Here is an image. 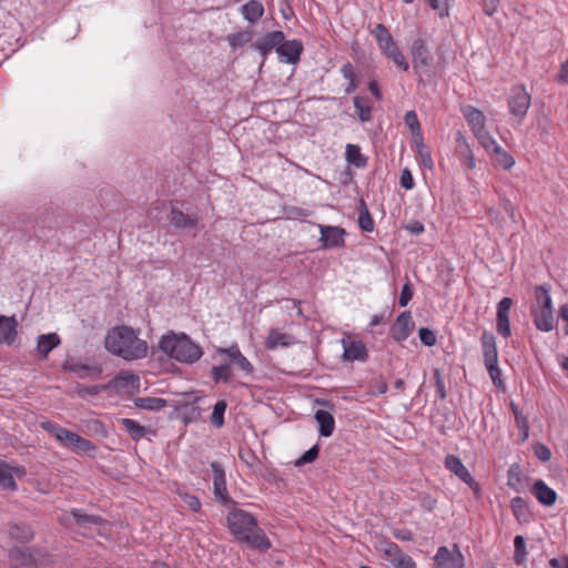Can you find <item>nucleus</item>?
I'll return each mask as SVG.
<instances>
[{"label": "nucleus", "instance_id": "nucleus-1", "mask_svg": "<svg viewBox=\"0 0 568 568\" xmlns=\"http://www.w3.org/2000/svg\"><path fill=\"white\" fill-rule=\"evenodd\" d=\"M105 348L124 361H136L146 357L148 343L139 337V333L129 326H116L105 336Z\"/></svg>", "mask_w": 568, "mask_h": 568}, {"label": "nucleus", "instance_id": "nucleus-2", "mask_svg": "<svg viewBox=\"0 0 568 568\" xmlns=\"http://www.w3.org/2000/svg\"><path fill=\"white\" fill-rule=\"evenodd\" d=\"M226 521L231 534L236 540L261 550L270 548L271 544L263 530L258 528L255 518L251 514L239 508H233L229 513Z\"/></svg>", "mask_w": 568, "mask_h": 568}, {"label": "nucleus", "instance_id": "nucleus-3", "mask_svg": "<svg viewBox=\"0 0 568 568\" xmlns=\"http://www.w3.org/2000/svg\"><path fill=\"white\" fill-rule=\"evenodd\" d=\"M215 361L220 364L214 365L211 369V375L214 382H229L233 375L232 365L244 374L250 375L253 373V365L242 354L237 344H232L229 347H216L213 355Z\"/></svg>", "mask_w": 568, "mask_h": 568}, {"label": "nucleus", "instance_id": "nucleus-4", "mask_svg": "<svg viewBox=\"0 0 568 568\" xmlns=\"http://www.w3.org/2000/svg\"><path fill=\"white\" fill-rule=\"evenodd\" d=\"M161 351L181 363H194L202 356V349L185 334L170 333L164 335L159 344Z\"/></svg>", "mask_w": 568, "mask_h": 568}, {"label": "nucleus", "instance_id": "nucleus-5", "mask_svg": "<svg viewBox=\"0 0 568 568\" xmlns=\"http://www.w3.org/2000/svg\"><path fill=\"white\" fill-rule=\"evenodd\" d=\"M41 427L50 433L62 447L74 454L89 455L95 450V447L91 442L67 428L51 422H42Z\"/></svg>", "mask_w": 568, "mask_h": 568}, {"label": "nucleus", "instance_id": "nucleus-6", "mask_svg": "<svg viewBox=\"0 0 568 568\" xmlns=\"http://www.w3.org/2000/svg\"><path fill=\"white\" fill-rule=\"evenodd\" d=\"M535 296L536 302L531 307L534 323L539 331L550 332L555 328L551 297L544 286L536 288Z\"/></svg>", "mask_w": 568, "mask_h": 568}, {"label": "nucleus", "instance_id": "nucleus-7", "mask_svg": "<svg viewBox=\"0 0 568 568\" xmlns=\"http://www.w3.org/2000/svg\"><path fill=\"white\" fill-rule=\"evenodd\" d=\"M372 33L383 54L387 59L392 60L398 69L407 71L409 68L408 62L406 61L402 51L398 49L386 27L379 23L374 28Z\"/></svg>", "mask_w": 568, "mask_h": 568}, {"label": "nucleus", "instance_id": "nucleus-8", "mask_svg": "<svg viewBox=\"0 0 568 568\" xmlns=\"http://www.w3.org/2000/svg\"><path fill=\"white\" fill-rule=\"evenodd\" d=\"M412 58L413 68L420 78V80H423L424 77L430 79L435 75L433 67V55L428 51L424 41L416 40L413 43Z\"/></svg>", "mask_w": 568, "mask_h": 568}, {"label": "nucleus", "instance_id": "nucleus-9", "mask_svg": "<svg viewBox=\"0 0 568 568\" xmlns=\"http://www.w3.org/2000/svg\"><path fill=\"white\" fill-rule=\"evenodd\" d=\"M531 98L527 92L524 85H515L511 89L509 99H508V108L509 112L514 118L517 119V122L520 123L521 120L527 114L530 108Z\"/></svg>", "mask_w": 568, "mask_h": 568}, {"label": "nucleus", "instance_id": "nucleus-10", "mask_svg": "<svg viewBox=\"0 0 568 568\" xmlns=\"http://www.w3.org/2000/svg\"><path fill=\"white\" fill-rule=\"evenodd\" d=\"M140 387V378L131 373H120L118 376L109 381L108 384L94 387L93 393L100 390H114L118 394H132Z\"/></svg>", "mask_w": 568, "mask_h": 568}, {"label": "nucleus", "instance_id": "nucleus-11", "mask_svg": "<svg viewBox=\"0 0 568 568\" xmlns=\"http://www.w3.org/2000/svg\"><path fill=\"white\" fill-rule=\"evenodd\" d=\"M57 518L61 525L68 528L73 526H78L79 528H92L103 525V520L100 517L83 514L79 509H72L69 513L62 511Z\"/></svg>", "mask_w": 568, "mask_h": 568}, {"label": "nucleus", "instance_id": "nucleus-12", "mask_svg": "<svg viewBox=\"0 0 568 568\" xmlns=\"http://www.w3.org/2000/svg\"><path fill=\"white\" fill-rule=\"evenodd\" d=\"M436 568H464L465 559L457 545L449 549L442 546L434 557Z\"/></svg>", "mask_w": 568, "mask_h": 568}, {"label": "nucleus", "instance_id": "nucleus-13", "mask_svg": "<svg viewBox=\"0 0 568 568\" xmlns=\"http://www.w3.org/2000/svg\"><path fill=\"white\" fill-rule=\"evenodd\" d=\"M379 550L395 568H417L414 559L403 552L396 544L384 542Z\"/></svg>", "mask_w": 568, "mask_h": 568}, {"label": "nucleus", "instance_id": "nucleus-14", "mask_svg": "<svg viewBox=\"0 0 568 568\" xmlns=\"http://www.w3.org/2000/svg\"><path fill=\"white\" fill-rule=\"evenodd\" d=\"M324 248L342 247L345 243V230L339 226L318 225Z\"/></svg>", "mask_w": 568, "mask_h": 568}, {"label": "nucleus", "instance_id": "nucleus-15", "mask_svg": "<svg viewBox=\"0 0 568 568\" xmlns=\"http://www.w3.org/2000/svg\"><path fill=\"white\" fill-rule=\"evenodd\" d=\"M343 357L345 361H359L365 362L367 358V351L362 341L353 339L346 336L342 339Z\"/></svg>", "mask_w": 568, "mask_h": 568}, {"label": "nucleus", "instance_id": "nucleus-16", "mask_svg": "<svg viewBox=\"0 0 568 568\" xmlns=\"http://www.w3.org/2000/svg\"><path fill=\"white\" fill-rule=\"evenodd\" d=\"M213 473V494L215 498L224 505L232 504L227 495L225 473L219 464L211 465Z\"/></svg>", "mask_w": 568, "mask_h": 568}, {"label": "nucleus", "instance_id": "nucleus-17", "mask_svg": "<svg viewBox=\"0 0 568 568\" xmlns=\"http://www.w3.org/2000/svg\"><path fill=\"white\" fill-rule=\"evenodd\" d=\"M26 475V470L21 466H9L0 460V487L4 489H16L14 478H21Z\"/></svg>", "mask_w": 568, "mask_h": 568}, {"label": "nucleus", "instance_id": "nucleus-18", "mask_svg": "<svg viewBox=\"0 0 568 568\" xmlns=\"http://www.w3.org/2000/svg\"><path fill=\"white\" fill-rule=\"evenodd\" d=\"M303 50V45L301 41L291 40V41H282L277 48V54L280 60L285 63L295 64L301 57Z\"/></svg>", "mask_w": 568, "mask_h": 568}, {"label": "nucleus", "instance_id": "nucleus-19", "mask_svg": "<svg viewBox=\"0 0 568 568\" xmlns=\"http://www.w3.org/2000/svg\"><path fill=\"white\" fill-rule=\"evenodd\" d=\"M513 301L509 297H504L497 306V332L504 337L510 336L509 311Z\"/></svg>", "mask_w": 568, "mask_h": 568}, {"label": "nucleus", "instance_id": "nucleus-20", "mask_svg": "<svg viewBox=\"0 0 568 568\" xmlns=\"http://www.w3.org/2000/svg\"><path fill=\"white\" fill-rule=\"evenodd\" d=\"M414 329V322L409 313L404 312L399 314L392 326V337L402 342L405 341Z\"/></svg>", "mask_w": 568, "mask_h": 568}, {"label": "nucleus", "instance_id": "nucleus-21", "mask_svg": "<svg viewBox=\"0 0 568 568\" xmlns=\"http://www.w3.org/2000/svg\"><path fill=\"white\" fill-rule=\"evenodd\" d=\"M296 338L280 328H272L265 339V347L267 349H276L277 347H290L296 344Z\"/></svg>", "mask_w": 568, "mask_h": 568}, {"label": "nucleus", "instance_id": "nucleus-22", "mask_svg": "<svg viewBox=\"0 0 568 568\" xmlns=\"http://www.w3.org/2000/svg\"><path fill=\"white\" fill-rule=\"evenodd\" d=\"M445 466L449 471L455 474L465 484L469 485L470 487L476 485V481L474 480L473 476L465 467L460 458H458L457 456L448 455L445 459Z\"/></svg>", "mask_w": 568, "mask_h": 568}, {"label": "nucleus", "instance_id": "nucleus-23", "mask_svg": "<svg viewBox=\"0 0 568 568\" xmlns=\"http://www.w3.org/2000/svg\"><path fill=\"white\" fill-rule=\"evenodd\" d=\"M18 322L14 316L0 315V343L12 345L18 335Z\"/></svg>", "mask_w": 568, "mask_h": 568}, {"label": "nucleus", "instance_id": "nucleus-24", "mask_svg": "<svg viewBox=\"0 0 568 568\" xmlns=\"http://www.w3.org/2000/svg\"><path fill=\"white\" fill-rule=\"evenodd\" d=\"M462 113L470 126L473 134L486 129V116L480 110L471 105H466L462 108Z\"/></svg>", "mask_w": 568, "mask_h": 568}, {"label": "nucleus", "instance_id": "nucleus-25", "mask_svg": "<svg viewBox=\"0 0 568 568\" xmlns=\"http://www.w3.org/2000/svg\"><path fill=\"white\" fill-rule=\"evenodd\" d=\"M63 369L77 374L79 377L99 376L102 369L94 365H88L81 362L68 359L63 364Z\"/></svg>", "mask_w": 568, "mask_h": 568}, {"label": "nucleus", "instance_id": "nucleus-26", "mask_svg": "<svg viewBox=\"0 0 568 568\" xmlns=\"http://www.w3.org/2000/svg\"><path fill=\"white\" fill-rule=\"evenodd\" d=\"M532 494L537 500L545 506H552L556 503L557 494L542 480H536L532 485Z\"/></svg>", "mask_w": 568, "mask_h": 568}, {"label": "nucleus", "instance_id": "nucleus-27", "mask_svg": "<svg viewBox=\"0 0 568 568\" xmlns=\"http://www.w3.org/2000/svg\"><path fill=\"white\" fill-rule=\"evenodd\" d=\"M481 346L485 365L498 364V353L495 337L493 334L485 332L481 336Z\"/></svg>", "mask_w": 568, "mask_h": 568}, {"label": "nucleus", "instance_id": "nucleus-28", "mask_svg": "<svg viewBox=\"0 0 568 568\" xmlns=\"http://www.w3.org/2000/svg\"><path fill=\"white\" fill-rule=\"evenodd\" d=\"M284 40V34L281 31H274L268 34H266L261 41L256 43V49L260 51V53L265 57L267 55L272 49L278 48L281 42Z\"/></svg>", "mask_w": 568, "mask_h": 568}, {"label": "nucleus", "instance_id": "nucleus-29", "mask_svg": "<svg viewBox=\"0 0 568 568\" xmlns=\"http://www.w3.org/2000/svg\"><path fill=\"white\" fill-rule=\"evenodd\" d=\"M240 11L247 22L255 23L263 17L264 7L257 0H251L243 4Z\"/></svg>", "mask_w": 568, "mask_h": 568}, {"label": "nucleus", "instance_id": "nucleus-30", "mask_svg": "<svg viewBox=\"0 0 568 568\" xmlns=\"http://www.w3.org/2000/svg\"><path fill=\"white\" fill-rule=\"evenodd\" d=\"M315 419L317 424L320 425V434L323 437H328L333 434L335 428V419L333 415L323 409H318L315 413Z\"/></svg>", "mask_w": 568, "mask_h": 568}, {"label": "nucleus", "instance_id": "nucleus-31", "mask_svg": "<svg viewBox=\"0 0 568 568\" xmlns=\"http://www.w3.org/2000/svg\"><path fill=\"white\" fill-rule=\"evenodd\" d=\"M413 143L419 164L423 168L432 171L434 169V161L428 146L424 142V139L413 141Z\"/></svg>", "mask_w": 568, "mask_h": 568}, {"label": "nucleus", "instance_id": "nucleus-32", "mask_svg": "<svg viewBox=\"0 0 568 568\" xmlns=\"http://www.w3.org/2000/svg\"><path fill=\"white\" fill-rule=\"evenodd\" d=\"M60 344V337L55 333L43 334L38 337L37 348L45 358L48 354Z\"/></svg>", "mask_w": 568, "mask_h": 568}, {"label": "nucleus", "instance_id": "nucleus-33", "mask_svg": "<svg viewBox=\"0 0 568 568\" xmlns=\"http://www.w3.org/2000/svg\"><path fill=\"white\" fill-rule=\"evenodd\" d=\"M8 532L12 539L19 542H27L33 537V531L27 524H12Z\"/></svg>", "mask_w": 568, "mask_h": 568}, {"label": "nucleus", "instance_id": "nucleus-34", "mask_svg": "<svg viewBox=\"0 0 568 568\" xmlns=\"http://www.w3.org/2000/svg\"><path fill=\"white\" fill-rule=\"evenodd\" d=\"M10 561L13 568H37L30 556L21 549H13L10 552Z\"/></svg>", "mask_w": 568, "mask_h": 568}, {"label": "nucleus", "instance_id": "nucleus-35", "mask_svg": "<svg viewBox=\"0 0 568 568\" xmlns=\"http://www.w3.org/2000/svg\"><path fill=\"white\" fill-rule=\"evenodd\" d=\"M168 405V402L161 397H140L135 399V406L141 409L160 410Z\"/></svg>", "mask_w": 568, "mask_h": 568}, {"label": "nucleus", "instance_id": "nucleus-36", "mask_svg": "<svg viewBox=\"0 0 568 568\" xmlns=\"http://www.w3.org/2000/svg\"><path fill=\"white\" fill-rule=\"evenodd\" d=\"M404 122L410 131L413 141L423 139L420 123L415 111H407L404 116Z\"/></svg>", "mask_w": 568, "mask_h": 568}, {"label": "nucleus", "instance_id": "nucleus-37", "mask_svg": "<svg viewBox=\"0 0 568 568\" xmlns=\"http://www.w3.org/2000/svg\"><path fill=\"white\" fill-rule=\"evenodd\" d=\"M346 160L356 168H364L366 165V158L362 154L358 145H346Z\"/></svg>", "mask_w": 568, "mask_h": 568}, {"label": "nucleus", "instance_id": "nucleus-38", "mask_svg": "<svg viewBox=\"0 0 568 568\" xmlns=\"http://www.w3.org/2000/svg\"><path fill=\"white\" fill-rule=\"evenodd\" d=\"M354 105L357 112V115L362 122H366L371 120L372 116V105L367 99L355 97Z\"/></svg>", "mask_w": 568, "mask_h": 568}, {"label": "nucleus", "instance_id": "nucleus-39", "mask_svg": "<svg viewBox=\"0 0 568 568\" xmlns=\"http://www.w3.org/2000/svg\"><path fill=\"white\" fill-rule=\"evenodd\" d=\"M121 423H122V426L124 427V429L131 435V437L134 440H139L140 438L144 437L146 434L145 428L133 419L124 418V419H122Z\"/></svg>", "mask_w": 568, "mask_h": 568}, {"label": "nucleus", "instance_id": "nucleus-40", "mask_svg": "<svg viewBox=\"0 0 568 568\" xmlns=\"http://www.w3.org/2000/svg\"><path fill=\"white\" fill-rule=\"evenodd\" d=\"M169 219L170 222L176 227H193L195 225L194 219L185 215L179 210H172Z\"/></svg>", "mask_w": 568, "mask_h": 568}, {"label": "nucleus", "instance_id": "nucleus-41", "mask_svg": "<svg viewBox=\"0 0 568 568\" xmlns=\"http://www.w3.org/2000/svg\"><path fill=\"white\" fill-rule=\"evenodd\" d=\"M474 135L487 152H493L495 149L499 146L497 141L493 138V135L489 133L487 129H484L475 133Z\"/></svg>", "mask_w": 568, "mask_h": 568}, {"label": "nucleus", "instance_id": "nucleus-42", "mask_svg": "<svg viewBox=\"0 0 568 568\" xmlns=\"http://www.w3.org/2000/svg\"><path fill=\"white\" fill-rule=\"evenodd\" d=\"M511 408H513V412L515 414V420H516V425L519 429V436H520V440L521 442H525L528 436H529V425H528V420L526 418L525 415H523L517 408L516 406L513 404L511 405Z\"/></svg>", "mask_w": 568, "mask_h": 568}, {"label": "nucleus", "instance_id": "nucleus-43", "mask_svg": "<svg viewBox=\"0 0 568 568\" xmlns=\"http://www.w3.org/2000/svg\"><path fill=\"white\" fill-rule=\"evenodd\" d=\"M493 153L496 155V162L498 165H500L505 170H509L515 165V159L514 156L504 150L500 145L493 151Z\"/></svg>", "mask_w": 568, "mask_h": 568}, {"label": "nucleus", "instance_id": "nucleus-44", "mask_svg": "<svg viewBox=\"0 0 568 568\" xmlns=\"http://www.w3.org/2000/svg\"><path fill=\"white\" fill-rule=\"evenodd\" d=\"M510 508L518 520H527L528 507L521 497H514L510 500Z\"/></svg>", "mask_w": 568, "mask_h": 568}, {"label": "nucleus", "instance_id": "nucleus-45", "mask_svg": "<svg viewBox=\"0 0 568 568\" xmlns=\"http://www.w3.org/2000/svg\"><path fill=\"white\" fill-rule=\"evenodd\" d=\"M515 546V562L517 565H524L527 557L526 542L523 536H516L514 539Z\"/></svg>", "mask_w": 568, "mask_h": 568}, {"label": "nucleus", "instance_id": "nucleus-46", "mask_svg": "<svg viewBox=\"0 0 568 568\" xmlns=\"http://www.w3.org/2000/svg\"><path fill=\"white\" fill-rule=\"evenodd\" d=\"M226 409V403L224 400H219L214 407L211 415V422L216 427H221L224 423V413Z\"/></svg>", "mask_w": 568, "mask_h": 568}, {"label": "nucleus", "instance_id": "nucleus-47", "mask_svg": "<svg viewBox=\"0 0 568 568\" xmlns=\"http://www.w3.org/2000/svg\"><path fill=\"white\" fill-rule=\"evenodd\" d=\"M250 41V34L245 32H237L227 36V42L232 48H239Z\"/></svg>", "mask_w": 568, "mask_h": 568}, {"label": "nucleus", "instance_id": "nucleus-48", "mask_svg": "<svg viewBox=\"0 0 568 568\" xmlns=\"http://www.w3.org/2000/svg\"><path fill=\"white\" fill-rule=\"evenodd\" d=\"M458 142L462 143L463 146L465 148V164H466V166L470 170L475 169L476 160H475L473 151L470 150L468 142L466 141V139L463 135L459 136Z\"/></svg>", "mask_w": 568, "mask_h": 568}, {"label": "nucleus", "instance_id": "nucleus-49", "mask_svg": "<svg viewBox=\"0 0 568 568\" xmlns=\"http://www.w3.org/2000/svg\"><path fill=\"white\" fill-rule=\"evenodd\" d=\"M433 10L437 11L439 17H447L449 13L448 0H426Z\"/></svg>", "mask_w": 568, "mask_h": 568}, {"label": "nucleus", "instance_id": "nucleus-50", "mask_svg": "<svg viewBox=\"0 0 568 568\" xmlns=\"http://www.w3.org/2000/svg\"><path fill=\"white\" fill-rule=\"evenodd\" d=\"M181 500L183 501V504L190 508L191 510L193 511H199L200 508H201V503L200 500L197 499V497L193 496V495H190L187 493H180L179 494Z\"/></svg>", "mask_w": 568, "mask_h": 568}, {"label": "nucleus", "instance_id": "nucleus-51", "mask_svg": "<svg viewBox=\"0 0 568 568\" xmlns=\"http://www.w3.org/2000/svg\"><path fill=\"white\" fill-rule=\"evenodd\" d=\"M420 342L426 346H433L436 344V336L433 331L426 327H422L418 332Z\"/></svg>", "mask_w": 568, "mask_h": 568}, {"label": "nucleus", "instance_id": "nucleus-52", "mask_svg": "<svg viewBox=\"0 0 568 568\" xmlns=\"http://www.w3.org/2000/svg\"><path fill=\"white\" fill-rule=\"evenodd\" d=\"M358 224H359V227L365 232L373 231L374 222H373L369 213L366 210L359 214Z\"/></svg>", "mask_w": 568, "mask_h": 568}, {"label": "nucleus", "instance_id": "nucleus-53", "mask_svg": "<svg viewBox=\"0 0 568 568\" xmlns=\"http://www.w3.org/2000/svg\"><path fill=\"white\" fill-rule=\"evenodd\" d=\"M534 453L536 457L541 462H548L551 457L550 449L544 444H536L534 446Z\"/></svg>", "mask_w": 568, "mask_h": 568}, {"label": "nucleus", "instance_id": "nucleus-54", "mask_svg": "<svg viewBox=\"0 0 568 568\" xmlns=\"http://www.w3.org/2000/svg\"><path fill=\"white\" fill-rule=\"evenodd\" d=\"M400 186L405 190H412L415 185L412 172L408 169H404L400 172Z\"/></svg>", "mask_w": 568, "mask_h": 568}, {"label": "nucleus", "instance_id": "nucleus-55", "mask_svg": "<svg viewBox=\"0 0 568 568\" xmlns=\"http://www.w3.org/2000/svg\"><path fill=\"white\" fill-rule=\"evenodd\" d=\"M318 455V447L315 445L305 452L296 462V465L312 463Z\"/></svg>", "mask_w": 568, "mask_h": 568}, {"label": "nucleus", "instance_id": "nucleus-56", "mask_svg": "<svg viewBox=\"0 0 568 568\" xmlns=\"http://www.w3.org/2000/svg\"><path fill=\"white\" fill-rule=\"evenodd\" d=\"M412 297H413L412 287H410L409 283H406L402 287V292H400L399 300H398L399 305L402 307H405L409 303Z\"/></svg>", "mask_w": 568, "mask_h": 568}, {"label": "nucleus", "instance_id": "nucleus-57", "mask_svg": "<svg viewBox=\"0 0 568 568\" xmlns=\"http://www.w3.org/2000/svg\"><path fill=\"white\" fill-rule=\"evenodd\" d=\"M486 368H487L489 376L493 379L494 384L499 386L501 384V379H500L501 372L498 367V364L486 365Z\"/></svg>", "mask_w": 568, "mask_h": 568}, {"label": "nucleus", "instance_id": "nucleus-58", "mask_svg": "<svg viewBox=\"0 0 568 568\" xmlns=\"http://www.w3.org/2000/svg\"><path fill=\"white\" fill-rule=\"evenodd\" d=\"M434 377H435L437 394L440 399H444L446 397V389H445V384L440 376L439 371H435Z\"/></svg>", "mask_w": 568, "mask_h": 568}, {"label": "nucleus", "instance_id": "nucleus-59", "mask_svg": "<svg viewBox=\"0 0 568 568\" xmlns=\"http://www.w3.org/2000/svg\"><path fill=\"white\" fill-rule=\"evenodd\" d=\"M550 568H568V556L562 555L549 560Z\"/></svg>", "mask_w": 568, "mask_h": 568}, {"label": "nucleus", "instance_id": "nucleus-60", "mask_svg": "<svg viewBox=\"0 0 568 568\" xmlns=\"http://www.w3.org/2000/svg\"><path fill=\"white\" fill-rule=\"evenodd\" d=\"M499 0H483V7L486 14L491 16L497 11Z\"/></svg>", "mask_w": 568, "mask_h": 568}, {"label": "nucleus", "instance_id": "nucleus-61", "mask_svg": "<svg viewBox=\"0 0 568 568\" xmlns=\"http://www.w3.org/2000/svg\"><path fill=\"white\" fill-rule=\"evenodd\" d=\"M406 230L412 234H420L424 232V225L420 222H412L406 226Z\"/></svg>", "mask_w": 568, "mask_h": 568}, {"label": "nucleus", "instance_id": "nucleus-62", "mask_svg": "<svg viewBox=\"0 0 568 568\" xmlns=\"http://www.w3.org/2000/svg\"><path fill=\"white\" fill-rule=\"evenodd\" d=\"M341 72H342L343 77L345 79H347L348 81H355V74H354L353 68L349 63L343 65Z\"/></svg>", "mask_w": 568, "mask_h": 568}, {"label": "nucleus", "instance_id": "nucleus-63", "mask_svg": "<svg viewBox=\"0 0 568 568\" xmlns=\"http://www.w3.org/2000/svg\"><path fill=\"white\" fill-rule=\"evenodd\" d=\"M368 89L377 100L382 99V93L378 88V83L375 80L369 81Z\"/></svg>", "mask_w": 568, "mask_h": 568}, {"label": "nucleus", "instance_id": "nucleus-64", "mask_svg": "<svg viewBox=\"0 0 568 568\" xmlns=\"http://www.w3.org/2000/svg\"><path fill=\"white\" fill-rule=\"evenodd\" d=\"M560 79L568 83V60L561 65L560 69Z\"/></svg>", "mask_w": 568, "mask_h": 568}]
</instances>
